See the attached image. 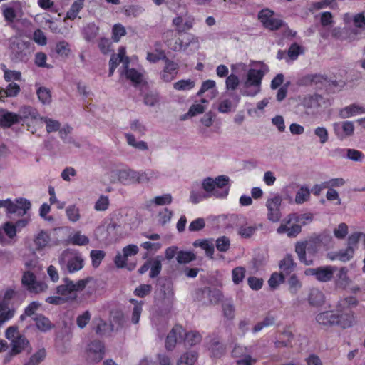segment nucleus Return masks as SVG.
<instances>
[{
    "label": "nucleus",
    "mask_w": 365,
    "mask_h": 365,
    "mask_svg": "<svg viewBox=\"0 0 365 365\" xmlns=\"http://www.w3.org/2000/svg\"><path fill=\"white\" fill-rule=\"evenodd\" d=\"M344 23V29L351 40L355 39V37L361 33V29L365 25V14L364 12L356 14L346 13L343 16Z\"/></svg>",
    "instance_id": "0eeeda50"
},
{
    "label": "nucleus",
    "mask_w": 365,
    "mask_h": 365,
    "mask_svg": "<svg viewBox=\"0 0 365 365\" xmlns=\"http://www.w3.org/2000/svg\"><path fill=\"white\" fill-rule=\"evenodd\" d=\"M193 245L195 247H200L205 251L208 257L212 258L215 252L212 240H198L193 243Z\"/></svg>",
    "instance_id": "e433bc0d"
},
{
    "label": "nucleus",
    "mask_w": 365,
    "mask_h": 365,
    "mask_svg": "<svg viewBox=\"0 0 365 365\" xmlns=\"http://www.w3.org/2000/svg\"><path fill=\"white\" fill-rule=\"evenodd\" d=\"M165 66L160 73V78L165 82H170L173 80L179 71L178 63L167 58L165 61Z\"/></svg>",
    "instance_id": "6ab92c4d"
},
{
    "label": "nucleus",
    "mask_w": 365,
    "mask_h": 365,
    "mask_svg": "<svg viewBox=\"0 0 365 365\" xmlns=\"http://www.w3.org/2000/svg\"><path fill=\"white\" fill-rule=\"evenodd\" d=\"M334 134L339 140L351 136L354 131V123L351 121L334 123L332 125Z\"/></svg>",
    "instance_id": "a211bd4d"
},
{
    "label": "nucleus",
    "mask_w": 365,
    "mask_h": 365,
    "mask_svg": "<svg viewBox=\"0 0 365 365\" xmlns=\"http://www.w3.org/2000/svg\"><path fill=\"white\" fill-rule=\"evenodd\" d=\"M11 349L10 351L9 357H11L12 356L16 355L21 352H22L24 350L26 349V347L29 346V342L27 340V339L24 336H18L16 339L11 341ZM6 361H9L10 360V358L6 359Z\"/></svg>",
    "instance_id": "5701e85b"
},
{
    "label": "nucleus",
    "mask_w": 365,
    "mask_h": 365,
    "mask_svg": "<svg viewBox=\"0 0 365 365\" xmlns=\"http://www.w3.org/2000/svg\"><path fill=\"white\" fill-rule=\"evenodd\" d=\"M259 226L257 225H244L239 227L237 233L243 238H250L256 232Z\"/></svg>",
    "instance_id": "864d4df0"
},
{
    "label": "nucleus",
    "mask_w": 365,
    "mask_h": 365,
    "mask_svg": "<svg viewBox=\"0 0 365 365\" xmlns=\"http://www.w3.org/2000/svg\"><path fill=\"white\" fill-rule=\"evenodd\" d=\"M16 226L11 222H6L0 226V245H14L16 242Z\"/></svg>",
    "instance_id": "2eb2a0df"
},
{
    "label": "nucleus",
    "mask_w": 365,
    "mask_h": 365,
    "mask_svg": "<svg viewBox=\"0 0 365 365\" xmlns=\"http://www.w3.org/2000/svg\"><path fill=\"white\" fill-rule=\"evenodd\" d=\"M41 120L45 123L46 127V131L48 133L56 132L61 128V123L59 121L53 120L47 117H42Z\"/></svg>",
    "instance_id": "680f3d73"
},
{
    "label": "nucleus",
    "mask_w": 365,
    "mask_h": 365,
    "mask_svg": "<svg viewBox=\"0 0 365 365\" xmlns=\"http://www.w3.org/2000/svg\"><path fill=\"white\" fill-rule=\"evenodd\" d=\"M354 254L353 249L351 247H348L344 250H341L333 255H329V259L331 260H340L342 262L349 261L352 257Z\"/></svg>",
    "instance_id": "37998d69"
},
{
    "label": "nucleus",
    "mask_w": 365,
    "mask_h": 365,
    "mask_svg": "<svg viewBox=\"0 0 365 365\" xmlns=\"http://www.w3.org/2000/svg\"><path fill=\"white\" fill-rule=\"evenodd\" d=\"M55 51L60 56H68L71 52L69 43L66 41L58 42L55 47Z\"/></svg>",
    "instance_id": "13d9d810"
},
{
    "label": "nucleus",
    "mask_w": 365,
    "mask_h": 365,
    "mask_svg": "<svg viewBox=\"0 0 365 365\" xmlns=\"http://www.w3.org/2000/svg\"><path fill=\"white\" fill-rule=\"evenodd\" d=\"M283 198L277 192H273L268 197L265 206L267 210V219L272 222H277L282 217L281 207Z\"/></svg>",
    "instance_id": "1a4fd4ad"
},
{
    "label": "nucleus",
    "mask_w": 365,
    "mask_h": 365,
    "mask_svg": "<svg viewBox=\"0 0 365 365\" xmlns=\"http://www.w3.org/2000/svg\"><path fill=\"white\" fill-rule=\"evenodd\" d=\"M185 334V329L180 325H175L168 333L165 339V348L168 350H173L176 344L182 340Z\"/></svg>",
    "instance_id": "aec40b11"
},
{
    "label": "nucleus",
    "mask_w": 365,
    "mask_h": 365,
    "mask_svg": "<svg viewBox=\"0 0 365 365\" xmlns=\"http://www.w3.org/2000/svg\"><path fill=\"white\" fill-rule=\"evenodd\" d=\"M34 321L37 329L43 332L51 329L53 327V324L51 322L48 318L42 314L36 315L34 318Z\"/></svg>",
    "instance_id": "c9c22d12"
},
{
    "label": "nucleus",
    "mask_w": 365,
    "mask_h": 365,
    "mask_svg": "<svg viewBox=\"0 0 365 365\" xmlns=\"http://www.w3.org/2000/svg\"><path fill=\"white\" fill-rule=\"evenodd\" d=\"M18 115L13 113H6L4 114L1 119L0 123L4 127H10L14 123L18 122Z\"/></svg>",
    "instance_id": "e2e57ef3"
},
{
    "label": "nucleus",
    "mask_w": 365,
    "mask_h": 365,
    "mask_svg": "<svg viewBox=\"0 0 365 365\" xmlns=\"http://www.w3.org/2000/svg\"><path fill=\"white\" fill-rule=\"evenodd\" d=\"M87 288L88 292L91 294L96 292L97 281L91 277L73 282L68 277L63 279V284L56 287V294L61 295L66 302L76 300L77 292Z\"/></svg>",
    "instance_id": "f03ea898"
},
{
    "label": "nucleus",
    "mask_w": 365,
    "mask_h": 365,
    "mask_svg": "<svg viewBox=\"0 0 365 365\" xmlns=\"http://www.w3.org/2000/svg\"><path fill=\"white\" fill-rule=\"evenodd\" d=\"M126 31L125 27L120 24H116L112 29V39L115 42H118L121 37L125 36Z\"/></svg>",
    "instance_id": "0e129e2a"
},
{
    "label": "nucleus",
    "mask_w": 365,
    "mask_h": 365,
    "mask_svg": "<svg viewBox=\"0 0 365 365\" xmlns=\"http://www.w3.org/2000/svg\"><path fill=\"white\" fill-rule=\"evenodd\" d=\"M84 1L85 0H76L66 12V18L71 20L75 19L78 16L80 11L83 9Z\"/></svg>",
    "instance_id": "ea45409f"
},
{
    "label": "nucleus",
    "mask_w": 365,
    "mask_h": 365,
    "mask_svg": "<svg viewBox=\"0 0 365 365\" xmlns=\"http://www.w3.org/2000/svg\"><path fill=\"white\" fill-rule=\"evenodd\" d=\"M118 180L123 185L139 183V171L124 168L117 171Z\"/></svg>",
    "instance_id": "4be33fe9"
},
{
    "label": "nucleus",
    "mask_w": 365,
    "mask_h": 365,
    "mask_svg": "<svg viewBox=\"0 0 365 365\" xmlns=\"http://www.w3.org/2000/svg\"><path fill=\"white\" fill-rule=\"evenodd\" d=\"M58 261L61 270L70 274L81 270L85 264L83 255L72 248L64 250L58 256Z\"/></svg>",
    "instance_id": "423d86ee"
},
{
    "label": "nucleus",
    "mask_w": 365,
    "mask_h": 365,
    "mask_svg": "<svg viewBox=\"0 0 365 365\" xmlns=\"http://www.w3.org/2000/svg\"><path fill=\"white\" fill-rule=\"evenodd\" d=\"M68 241L71 244L78 246L86 245L89 243L88 237L81 234L80 231L71 235L68 237Z\"/></svg>",
    "instance_id": "79ce46f5"
},
{
    "label": "nucleus",
    "mask_w": 365,
    "mask_h": 365,
    "mask_svg": "<svg viewBox=\"0 0 365 365\" xmlns=\"http://www.w3.org/2000/svg\"><path fill=\"white\" fill-rule=\"evenodd\" d=\"M364 113V108L356 104L346 106L339 111L341 118L345 119Z\"/></svg>",
    "instance_id": "c85d7f7f"
},
{
    "label": "nucleus",
    "mask_w": 365,
    "mask_h": 365,
    "mask_svg": "<svg viewBox=\"0 0 365 365\" xmlns=\"http://www.w3.org/2000/svg\"><path fill=\"white\" fill-rule=\"evenodd\" d=\"M310 197V190L306 186H302L297 192L294 202L297 205L303 204L309 200Z\"/></svg>",
    "instance_id": "a19ab883"
},
{
    "label": "nucleus",
    "mask_w": 365,
    "mask_h": 365,
    "mask_svg": "<svg viewBox=\"0 0 365 365\" xmlns=\"http://www.w3.org/2000/svg\"><path fill=\"white\" fill-rule=\"evenodd\" d=\"M279 266L282 272L286 274H289L292 271H294L296 264L294 261L293 257L290 254H287L279 262Z\"/></svg>",
    "instance_id": "473e14b6"
},
{
    "label": "nucleus",
    "mask_w": 365,
    "mask_h": 365,
    "mask_svg": "<svg viewBox=\"0 0 365 365\" xmlns=\"http://www.w3.org/2000/svg\"><path fill=\"white\" fill-rule=\"evenodd\" d=\"M187 346H194L201 341L202 336L199 332L192 331L190 332H185L182 339Z\"/></svg>",
    "instance_id": "a18cd8bd"
},
{
    "label": "nucleus",
    "mask_w": 365,
    "mask_h": 365,
    "mask_svg": "<svg viewBox=\"0 0 365 365\" xmlns=\"http://www.w3.org/2000/svg\"><path fill=\"white\" fill-rule=\"evenodd\" d=\"M202 294L208 299L210 304H217L222 298V293L217 289L205 288Z\"/></svg>",
    "instance_id": "f704fd0d"
},
{
    "label": "nucleus",
    "mask_w": 365,
    "mask_h": 365,
    "mask_svg": "<svg viewBox=\"0 0 365 365\" xmlns=\"http://www.w3.org/2000/svg\"><path fill=\"white\" fill-rule=\"evenodd\" d=\"M99 28L93 23L88 24L83 29L84 38L87 41H92L97 36Z\"/></svg>",
    "instance_id": "49530a36"
},
{
    "label": "nucleus",
    "mask_w": 365,
    "mask_h": 365,
    "mask_svg": "<svg viewBox=\"0 0 365 365\" xmlns=\"http://www.w3.org/2000/svg\"><path fill=\"white\" fill-rule=\"evenodd\" d=\"M313 216L310 213H291L287 215L277 229L278 234L286 233L289 237H295L302 231V226L312 221Z\"/></svg>",
    "instance_id": "20e7f679"
},
{
    "label": "nucleus",
    "mask_w": 365,
    "mask_h": 365,
    "mask_svg": "<svg viewBox=\"0 0 365 365\" xmlns=\"http://www.w3.org/2000/svg\"><path fill=\"white\" fill-rule=\"evenodd\" d=\"M34 242L38 250H43L46 247H50L55 245L53 243L49 232L45 230H41L35 236Z\"/></svg>",
    "instance_id": "b1692460"
},
{
    "label": "nucleus",
    "mask_w": 365,
    "mask_h": 365,
    "mask_svg": "<svg viewBox=\"0 0 365 365\" xmlns=\"http://www.w3.org/2000/svg\"><path fill=\"white\" fill-rule=\"evenodd\" d=\"M125 137L129 145L140 150H147L148 149V146L145 141H137L133 134L125 133Z\"/></svg>",
    "instance_id": "c03bdc74"
},
{
    "label": "nucleus",
    "mask_w": 365,
    "mask_h": 365,
    "mask_svg": "<svg viewBox=\"0 0 365 365\" xmlns=\"http://www.w3.org/2000/svg\"><path fill=\"white\" fill-rule=\"evenodd\" d=\"M14 206L15 212L14 214H16L18 216H23L30 210L31 203L29 200L21 198L16 200V202L14 203Z\"/></svg>",
    "instance_id": "58836bf2"
},
{
    "label": "nucleus",
    "mask_w": 365,
    "mask_h": 365,
    "mask_svg": "<svg viewBox=\"0 0 365 365\" xmlns=\"http://www.w3.org/2000/svg\"><path fill=\"white\" fill-rule=\"evenodd\" d=\"M46 357L45 349H40L36 353L34 354L29 359V361L24 365H38Z\"/></svg>",
    "instance_id": "774afa93"
},
{
    "label": "nucleus",
    "mask_w": 365,
    "mask_h": 365,
    "mask_svg": "<svg viewBox=\"0 0 365 365\" xmlns=\"http://www.w3.org/2000/svg\"><path fill=\"white\" fill-rule=\"evenodd\" d=\"M130 302L134 304V307L133 310L132 314V322L133 324H138L140 319V317L142 312V305L143 304V301L140 302L135 299H130Z\"/></svg>",
    "instance_id": "052dcab7"
},
{
    "label": "nucleus",
    "mask_w": 365,
    "mask_h": 365,
    "mask_svg": "<svg viewBox=\"0 0 365 365\" xmlns=\"http://www.w3.org/2000/svg\"><path fill=\"white\" fill-rule=\"evenodd\" d=\"M335 286L336 288L346 289L351 283V279L348 276V269L341 267L335 277Z\"/></svg>",
    "instance_id": "a878e982"
},
{
    "label": "nucleus",
    "mask_w": 365,
    "mask_h": 365,
    "mask_svg": "<svg viewBox=\"0 0 365 365\" xmlns=\"http://www.w3.org/2000/svg\"><path fill=\"white\" fill-rule=\"evenodd\" d=\"M295 252L302 263L305 265H311L314 263V259L307 258L306 242H297L295 245Z\"/></svg>",
    "instance_id": "7c9ffc66"
},
{
    "label": "nucleus",
    "mask_w": 365,
    "mask_h": 365,
    "mask_svg": "<svg viewBox=\"0 0 365 365\" xmlns=\"http://www.w3.org/2000/svg\"><path fill=\"white\" fill-rule=\"evenodd\" d=\"M200 48L199 38L194 34H188L184 38H178L171 48L175 51H183L187 54H192Z\"/></svg>",
    "instance_id": "9d476101"
},
{
    "label": "nucleus",
    "mask_w": 365,
    "mask_h": 365,
    "mask_svg": "<svg viewBox=\"0 0 365 365\" xmlns=\"http://www.w3.org/2000/svg\"><path fill=\"white\" fill-rule=\"evenodd\" d=\"M195 83L191 79H182L175 82L173 88L178 91H190L195 87Z\"/></svg>",
    "instance_id": "6e6d98bb"
},
{
    "label": "nucleus",
    "mask_w": 365,
    "mask_h": 365,
    "mask_svg": "<svg viewBox=\"0 0 365 365\" xmlns=\"http://www.w3.org/2000/svg\"><path fill=\"white\" fill-rule=\"evenodd\" d=\"M200 186L197 183L194 184L190 191V200L193 204H197L205 199L208 198L206 194L199 190Z\"/></svg>",
    "instance_id": "4c0bfd02"
},
{
    "label": "nucleus",
    "mask_w": 365,
    "mask_h": 365,
    "mask_svg": "<svg viewBox=\"0 0 365 365\" xmlns=\"http://www.w3.org/2000/svg\"><path fill=\"white\" fill-rule=\"evenodd\" d=\"M337 269L336 266H321L316 268L306 269L304 274L314 277L315 279L319 282H329L333 279L334 274Z\"/></svg>",
    "instance_id": "f8f14e48"
},
{
    "label": "nucleus",
    "mask_w": 365,
    "mask_h": 365,
    "mask_svg": "<svg viewBox=\"0 0 365 365\" xmlns=\"http://www.w3.org/2000/svg\"><path fill=\"white\" fill-rule=\"evenodd\" d=\"M245 277V269L243 267H237L232 269V278L235 284H239Z\"/></svg>",
    "instance_id": "338daca9"
},
{
    "label": "nucleus",
    "mask_w": 365,
    "mask_h": 365,
    "mask_svg": "<svg viewBox=\"0 0 365 365\" xmlns=\"http://www.w3.org/2000/svg\"><path fill=\"white\" fill-rule=\"evenodd\" d=\"M21 284L31 294H38L45 292L48 286L43 280H38L36 276L31 271H26L21 277Z\"/></svg>",
    "instance_id": "9b49d317"
},
{
    "label": "nucleus",
    "mask_w": 365,
    "mask_h": 365,
    "mask_svg": "<svg viewBox=\"0 0 365 365\" xmlns=\"http://www.w3.org/2000/svg\"><path fill=\"white\" fill-rule=\"evenodd\" d=\"M162 260L163 258L160 256H156L155 257L149 258L138 269V272L140 274H145L149 269L150 278L157 277L162 269Z\"/></svg>",
    "instance_id": "dca6fc26"
},
{
    "label": "nucleus",
    "mask_w": 365,
    "mask_h": 365,
    "mask_svg": "<svg viewBox=\"0 0 365 365\" xmlns=\"http://www.w3.org/2000/svg\"><path fill=\"white\" fill-rule=\"evenodd\" d=\"M15 314V309L11 308L5 302H0V327L11 319Z\"/></svg>",
    "instance_id": "2f4dec72"
},
{
    "label": "nucleus",
    "mask_w": 365,
    "mask_h": 365,
    "mask_svg": "<svg viewBox=\"0 0 365 365\" xmlns=\"http://www.w3.org/2000/svg\"><path fill=\"white\" fill-rule=\"evenodd\" d=\"M300 103L305 109L314 113L324 103V99L319 94H309L300 98Z\"/></svg>",
    "instance_id": "f3484780"
},
{
    "label": "nucleus",
    "mask_w": 365,
    "mask_h": 365,
    "mask_svg": "<svg viewBox=\"0 0 365 365\" xmlns=\"http://www.w3.org/2000/svg\"><path fill=\"white\" fill-rule=\"evenodd\" d=\"M121 73L125 74L126 78L130 80L135 85L140 84L143 81V73L134 68L129 69L128 67L122 70Z\"/></svg>",
    "instance_id": "72a5a7b5"
},
{
    "label": "nucleus",
    "mask_w": 365,
    "mask_h": 365,
    "mask_svg": "<svg viewBox=\"0 0 365 365\" xmlns=\"http://www.w3.org/2000/svg\"><path fill=\"white\" fill-rule=\"evenodd\" d=\"M125 48L120 47L118 49V54H113L111 56L109 66L117 67L120 63H123V70L128 67L130 63L129 58L125 56Z\"/></svg>",
    "instance_id": "393cba45"
},
{
    "label": "nucleus",
    "mask_w": 365,
    "mask_h": 365,
    "mask_svg": "<svg viewBox=\"0 0 365 365\" xmlns=\"http://www.w3.org/2000/svg\"><path fill=\"white\" fill-rule=\"evenodd\" d=\"M207 346L211 352L212 356L220 357L225 352L224 345L220 342L217 337L210 336L208 338Z\"/></svg>",
    "instance_id": "bb28decb"
},
{
    "label": "nucleus",
    "mask_w": 365,
    "mask_h": 365,
    "mask_svg": "<svg viewBox=\"0 0 365 365\" xmlns=\"http://www.w3.org/2000/svg\"><path fill=\"white\" fill-rule=\"evenodd\" d=\"M308 302L310 305L319 307L324 304L325 296L324 293L318 289H312L309 294Z\"/></svg>",
    "instance_id": "cd10ccee"
},
{
    "label": "nucleus",
    "mask_w": 365,
    "mask_h": 365,
    "mask_svg": "<svg viewBox=\"0 0 365 365\" xmlns=\"http://www.w3.org/2000/svg\"><path fill=\"white\" fill-rule=\"evenodd\" d=\"M259 68H250L247 71L242 82V95L255 96L260 92L262 81L269 72V67L264 63H259Z\"/></svg>",
    "instance_id": "7ed1b4c3"
},
{
    "label": "nucleus",
    "mask_w": 365,
    "mask_h": 365,
    "mask_svg": "<svg viewBox=\"0 0 365 365\" xmlns=\"http://www.w3.org/2000/svg\"><path fill=\"white\" fill-rule=\"evenodd\" d=\"M160 176L159 172L154 170H146L139 172V183H143L157 179Z\"/></svg>",
    "instance_id": "603ef678"
},
{
    "label": "nucleus",
    "mask_w": 365,
    "mask_h": 365,
    "mask_svg": "<svg viewBox=\"0 0 365 365\" xmlns=\"http://www.w3.org/2000/svg\"><path fill=\"white\" fill-rule=\"evenodd\" d=\"M215 81L213 80H207L204 81L197 95L200 96L207 91L208 93L207 94V96L210 99L214 98L217 95V91L215 88Z\"/></svg>",
    "instance_id": "c756f323"
},
{
    "label": "nucleus",
    "mask_w": 365,
    "mask_h": 365,
    "mask_svg": "<svg viewBox=\"0 0 365 365\" xmlns=\"http://www.w3.org/2000/svg\"><path fill=\"white\" fill-rule=\"evenodd\" d=\"M358 303L357 299L352 296L341 298L336 304V312L332 310L319 312L315 319L318 324L324 327L349 328L355 324L356 317L352 311L348 309L356 307Z\"/></svg>",
    "instance_id": "f257e3e1"
},
{
    "label": "nucleus",
    "mask_w": 365,
    "mask_h": 365,
    "mask_svg": "<svg viewBox=\"0 0 365 365\" xmlns=\"http://www.w3.org/2000/svg\"><path fill=\"white\" fill-rule=\"evenodd\" d=\"M1 10L2 14L7 24L11 25L13 24L16 17V12L15 9L7 4H3L1 6Z\"/></svg>",
    "instance_id": "de8ad7c7"
},
{
    "label": "nucleus",
    "mask_w": 365,
    "mask_h": 365,
    "mask_svg": "<svg viewBox=\"0 0 365 365\" xmlns=\"http://www.w3.org/2000/svg\"><path fill=\"white\" fill-rule=\"evenodd\" d=\"M258 19L264 27L272 31L279 29L284 24L283 21L276 18L274 11L269 9L261 10L258 14Z\"/></svg>",
    "instance_id": "4468645a"
},
{
    "label": "nucleus",
    "mask_w": 365,
    "mask_h": 365,
    "mask_svg": "<svg viewBox=\"0 0 365 365\" xmlns=\"http://www.w3.org/2000/svg\"><path fill=\"white\" fill-rule=\"evenodd\" d=\"M36 94L38 100L43 105H49L51 103V93L48 88L46 87H38L36 90Z\"/></svg>",
    "instance_id": "09e8293b"
},
{
    "label": "nucleus",
    "mask_w": 365,
    "mask_h": 365,
    "mask_svg": "<svg viewBox=\"0 0 365 365\" xmlns=\"http://www.w3.org/2000/svg\"><path fill=\"white\" fill-rule=\"evenodd\" d=\"M289 291L292 294H297L302 288V282L298 277L293 274L288 279Z\"/></svg>",
    "instance_id": "bf43d9fd"
},
{
    "label": "nucleus",
    "mask_w": 365,
    "mask_h": 365,
    "mask_svg": "<svg viewBox=\"0 0 365 365\" xmlns=\"http://www.w3.org/2000/svg\"><path fill=\"white\" fill-rule=\"evenodd\" d=\"M11 59L15 63L27 62L30 58L32 49L29 42L16 38L10 46Z\"/></svg>",
    "instance_id": "6e6552de"
},
{
    "label": "nucleus",
    "mask_w": 365,
    "mask_h": 365,
    "mask_svg": "<svg viewBox=\"0 0 365 365\" xmlns=\"http://www.w3.org/2000/svg\"><path fill=\"white\" fill-rule=\"evenodd\" d=\"M68 219L72 222H78L81 218L80 210L75 205H69L66 209Z\"/></svg>",
    "instance_id": "5fc2aeb1"
},
{
    "label": "nucleus",
    "mask_w": 365,
    "mask_h": 365,
    "mask_svg": "<svg viewBox=\"0 0 365 365\" xmlns=\"http://www.w3.org/2000/svg\"><path fill=\"white\" fill-rule=\"evenodd\" d=\"M256 349L255 346H244L236 345L232 351V356L237 359V365H252L256 359L252 356Z\"/></svg>",
    "instance_id": "ddd939ff"
},
{
    "label": "nucleus",
    "mask_w": 365,
    "mask_h": 365,
    "mask_svg": "<svg viewBox=\"0 0 365 365\" xmlns=\"http://www.w3.org/2000/svg\"><path fill=\"white\" fill-rule=\"evenodd\" d=\"M205 107L200 103H195L190 106L188 112L182 117V120H186L188 117H193L204 113Z\"/></svg>",
    "instance_id": "4d7b16f0"
},
{
    "label": "nucleus",
    "mask_w": 365,
    "mask_h": 365,
    "mask_svg": "<svg viewBox=\"0 0 365 365\" xmlns=\"http://www.w3.org/2000/svg\"><path fill=\"white\" fill-rule=\"evenodd\" d=\"M104 346L101 341H93L87 347V358L91 361H99L103 359Z\"/></svg>",
    "instance_id": "412c9836"
},
{
    "label": "nucleus",
    "mask_w": 365,
    "mask_h": 365,
    "mask_svg": "<svg viewBox=\"0 0 365 365\" xmlns=\"http://www.w3.org/2000/svg\"><path fill=\"white\" fill-rule=\"evenodd\" d=\"M230 181V178L224 175H219L215 178L207 177L203 179L201 186L208 198L215 197L224 199L229 193Z\"/></svg>",
    "instance_id": "39448f33"
},
{
    "label": "nucleus",
    "mask_w": 365,
    "mask_h": 365,
    "mask_svg": "<svg viewBox=\"0 0 365 365\" xmlns=\"http://www.w3.org/2000/svg\"><path fill=\"white\" fill-rule=\"evenodd\" d=\"M197 359L195 351H189L182 354L178 361L177 365H193Z\"/></svg>",
    "instance_id": "3c124183"
},
{
    "label": "nucleus",
    "mask_w": 365,
    "mask_h": 365,
    "mask_svg": "<svg viewBox=\"0 0 365 365\" xmlns=\"http://www.w3.org/2000/svg\"><path fill=\"white\" fill-rule=\"evenodd\" d=\"M105 257L106 252L103 250H92L90 252L92 266L94 268L98 267Z\"/></svg>",
    "instance_id": "8fccbe9b"
},
{
    "label": "nucleus",
    "mask_w": 365,
    "mask_h": 365,
    "mask_svg": "<svg viewBox=\"0 0 365 365\" xmlns=\"http://www.w3.org/2000/svg\"><path fill=\"white\" fill-rule=\"evenodd\" d=\"M215 245L219 252H225L230 247V239L226 236H221L216 240Z\"/></svg>",
    "instance_id": "69168bd1"
}]
</instances>
